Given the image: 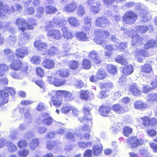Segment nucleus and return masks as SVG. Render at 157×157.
<instances>
[{
    "instance_id": "1",
    "label": "nucleus",
    "mask_w": 157,
    "mask_h": 157,
    "mask_svg": "<svg viewBox=\"0 0 157 157\" xmlns=\"http://www.w3.org/2000/svg\"><path fill=\"white\" fill-rule=\"evenodd\" d=\"M95 37L94 41L97 44L104 46L106 44V42L103 39L108 37L109 36L108 31L97 29L95 31Z\"/></svg>"
},
{
    "instance_id": "2",
    "label": "nucleus",
    "mask_w": 157,
    "mask_h": 157,
    "mask_svg": "<svg viewBox=\"0 0 157 157\" xmlns=\"http://www.w3.org/2000/svg\"><path fill=\"white\" fill-rule=\"evenodd\" d=\"M15 24L22 32H24L25 29H32L33 28V24L26 23L25 19L20 18L16 19Z\"/></svg>"
},
{
    "instance_id": "3",
    "label": "nucleus",
    "mask_w": 157,
    "mask_h": 157,
    "mask_svg": "<svg viewBox=\"0 0 157 157\" xmlns=\"http://www.w3.org/2000/svg\"><path fill=\"white\" fill-rule=\"evenodd\" d=\"M78 120L80 121L81 122L85 123V124L81 128L78 129L76 128V130L77 131L81 130L83 132L89 133L91 130L90 128L92 124V119L88 118H86V119H85V118H79Z\"/></svg>"
},
{
    "instance_id": "4",
    "label": "nucleus",
    "mask_w": 157,
    "mask_h": 157,
    "mask_svg": "<svg viewBox=\"0 0 157 157\" xmlns=\"http://www.w3.org/2000/svg\"><path fill=\"white\" fill-rule=\"evenodd\" d=\"M126 142L128 147L132 149L142 145L143 143L141 139H139L137 137L135 136H132L127 139Z\"/></svg>"
},
{
    "instance_id": "5",
    "label": "nucleus",
    "mask_w": 157,
    "mask_h": 157,
    "mask_svg": "<svg viewBox=\"0 0 157 157\" xmlns=\"http://www.w3.org/2000/svg\"><path fill=\"white\" fill-rule=\"evenodd\" d=\"M122 19L126 23L132 24L136 21L137 19V16L133 11L129 10L127 12Z\"/></svg>"
},
{
    "instance_id": "6",
    "label": "nucleus",
    "mask_w": 157,
    "mask_h": 157,
    "mask_svg": "<svg viewBox=\"0 0 157 157\" xmlns=\"http://www.w3.org/2000/svg\"><path fill=\"white\" fill-rule=\"evenodd\" d=\"M58 77H56L55 74H52L48 77V81L56 87H59L64 85L66 83V81L64 79H57Z\"/></svg>"
},
{
    "instance_id": "7",
    "label": "nucleus",
    "mask_w": 157,
    "mask_h": 157,
    "mask_svg": "<svg viewBox=\"0 0 157 157\" xmlns=\"http://www.w3.org/2000/svg\"><path fill=\"white\" fill-rule=\"evenodd\" d=\"M88 6L90 7L91 12L94 14L99 13L101 9V4L94 0H87V1Z\"/></svg>"
},
{
    "instance_id": "8",
    "label": "nucleus",
    "mask_w": 157,
    "mask_h": 157,
    "mask_svg": "<svg viewBox=\"0 0 157 157\" xmlns=\"http://www.w3.org/2000/svg\"><path fill=\"white\" fill-rule=\"evenodd\" d=\"M47 36L48 38L59 40L62 37V34L60 30L53 29L48 32L47 33Z\"/></svg>"
},
{
    "instance_id": "9",
    "label": "nucleus",
    "mask_w": 157,
    "mask_h": 157,
    "mask_svg": "<svg viewBox=\"0 0 157 157\" xmlns=\"http://www.w3.org/2000/svg\"><path fill=\"white\" fill-rule=\"evenodd\" d=\"M110 24L108 19L104 17H99L96 20L95 24L98 26L105 27L109 25Z\"/></svg>"
},
{
    "instance_id": "10",
    "label": "nucleus",
    "mask_w": 157,
    "mask_h": 157,
    "mask_svg": "<svg viewBox=\"0 0 157 157\" xmlns=\"http://www.w3.org/2000/svg\"><path fill=\"white\" fill-rule=\"evenodd\" d=\"M113 109L117 113L120 114L127 112L128 110L127 106H122L119 104H117L114 105L113 107Z\"/></svg>"
},
{
    "instance_id": "11",
    "label": "nucleus",
    "mask_w": 157,
    "mask_h": 157,
    "mask_svg": "<svg viewBox=\"0 0 157 157\" xmlns=\"http://www.w3.org/2000/svg\"><path fill=\"white\" fill-rule=\"evenodd\" d=\"M41 121L43 124L50 125L53 122L54 120L51 118L48 114L44 113L42 114Z\"/></svg>"
},
{
    "instance_id": "12",
    "label": "nucleus",
    "mask_w": 157,
    "mask_h": 157,
    "mask_svg": "<svg viewBox=\"0 0 157 157\" xmlns=\"http://www.w3.org/2000/svg\"><path fill=\"white\" fill-rule=\"evenodd\" d=\"M77 8V3L75 1L66 5L64 7V9L67 13H72L74 12Z\"/></svg>"
},
{
    "instance_id": "13",
    "label": "nucleus",
    "mask_w": 157,
    "mask_h": 157,
    "mask_svg": "<svg viewBox=\"0 0 157 157\" xmlns=\"http://www.w3.org/2000/svg\"><path fill=\"white\" fill-rule=\"evenodd\" d=\"M34 45L35 47L37 48L39 51H45L48 46L46 43L43 42L39 40L35 41L34 44Z\"/></svg>"
},
{
    "instance_id": "14",
    "label": "nucleus",
    "mask_w": 157,
    "mask_h": 157,
    "mask_svg": "<svg viewBox=\"0 0 157 157\" xmlns=\"http://www.w3.org/2000/svg\"><path fill=\"white\" fill-rule=\"evenodd\" d=\"M134 55L138 58V60L139 62H142L143 59L142 57H145L147 56V54L146 52L143 49H137Z\"/></svg>"
},
{
    "instance_id": "15",
    "label": "nucleus",
    "mask_w": 157,
    "mask_h": 157,
    "mask_svg": "<svg viewBox=\"0 0 157 157\" xmlns=\"http://www.w3.org/2000/svg\"><path fill=\"white\" fill-rule=\"evenodd\" d=\"M9 96L8 93L4 90L0 92V105H4L8 102V98Z\"/></svg>"
},
{
    "instance_id": "16",
    "label": "nucleus",
    "mask_w": 157,
    "mask_h": 157,
    "mask_svg": "<svg viewBox=\"0 0 157 157\" xmlns=\"http://www.w3.org/2000/svg\"><path fill=\"white\" fill-rule=\"evenodd\" d=\"M28 49L26 47H23L21 49L19 48L16 50V56L19 58H23L25 55L28 53Z\"/></svg>"
},
{
    "instance_id": "17",
    "label": "nucleus",
    "mask_w": 157,
    "mask_h": 157,
    "mask_svg": "<svg viewBox=\"0 0 157 157\" xmlns=\"http://www.w3.org/2000/svg\"><path fill=\"white\" fill-rule=\"evenodd\" d=\"M12 10L10 11L8 6L4 5L1 2H0V14L4 13H10V12H14V10L13 9V7L11 6Z\"/></svg>"
},
{
    "instance_id": "18",
    "label": "nucleus",
    "mask_w": 157,
    "mask_h": 157,
    "mask_svg": "<svg viewBox=\"0 0 157 157\" xmlns=\"http://www.w3.org/2000/svg\"><path fill=\"white\" fill-rule=\"evenodd\" d=\"M92 107V105L90 104L87 105L83 107V111L84 115L83 118H85V119H86V118L91 119V115L90 112L91 110Z\"/></svg>"
},
{
    "instance_id": "19",
    "label": "nucleus",
    "mask_w": 157,
    "mask_h": 157,
    "mask_svg": "<svg viewBox=\"0 0 157 157\" xmlns=\"http://www.w3.org/2000/svg\"><path fill=\"white\" fill-rule=\"evenodd\" d=\"M62 31L63 36L64 38L67 40L72 39L74 37L72 32L68 30L67 28L64 27L62 28Z\"/></svg>"
},
{
    "instance_id": "20",
    "label": "nucleus",
    "mask_w": 157,
    "mask_h": 157,
    "mask_svg": "<svg viewBox=\"0 0 157 157\" xmlns=\"http://www.w3.org/2000/svg\"><path fill=\"white\" fill-rule=\"evenodd\" d=\"M42 64L45 68L50 69L54 67L55 63L52 60L45 59L42 63Z\"/></svg>"
},
{
    "instance_id": "21",
    "label": "nucleus",
    "mask_w": 157,
    "mask_h": 157,
    "mask_svg": "<svg viewBox=\"0 0 157 157\" xmlns=\"http://www.w3.org/2000/svg\"><path fill=\"white\" fill-rule=\"evenodd\" d=\"M89 58L97 64L100 63L101 61L99 58L96 52L94 50L90 52L89 54Z\"/></svg>"
},
{
    "instance_id": "22",
    "label": "nucleus",
    "mask_w": 157,
    "mask_h": 157,
    "mask_svg": "<svg viewBox=\"0 0 157 157\" xmlns=\"http://www.w3.org/2000/svg\"><path fill=\"white\" fill-rule=\"evenodd\" d=\"M102 150V145L100 144L94 145L92 149L93 154L95 156L99 155L101 152Z\"/></svg>"
},
{
    "instance_id": "23",
    "label": "nucleus",
    "mask_w": 157,
    "mask_h": 157,
    "mask_svg": "<svg viewBox=\"0 0 157 157\" xmlns=\"http://www.w3.org/2000/svg\"><path fill=\"white\" fill-rule=\"evenodd\" d=\"M75 36L78 40L82 41H87L88 38L85 33L83 32H77L75 33Z\"/></svg>"
},
{
    "instance_id": "24",
    "label": "nucleus",
    "mask_w": 157,
    "mask_h": 157,
    "mask_svg": "<svg viewBox=\"0 0 157 157\" xmlns=\"http://www.w3.org/2000/svg\"><path fill=\"white\" fill-rule=\"evenodd\" d=\"M129 89V91L135 96H137L141 93V91L136 84L132 85L130 86Z\"/></svg>"
},
{
    "instance_id": "25",
    "label": "nucleus",
    "mask_w": 157,
    "mask_h": 157,
    "mask_svg": "<svg viewBox=\"0 0 157 157\" xmlns=\"http://www.w3.org/2000/svg\"><path fill=\"white\" fill-rule=\"evenodd\" d=\"M132 44L135 45L136 44H140L142 41V38L136 32V33L133 34L132 36Z\"/></svg>"
},
{
    "instance_id": "26",
    "label": "nucleus",
    "mask_w": 157,
    "mask_h": 157,
    "mask_svg": "<svg viewBox=\"0 0 157 157\" xmlns=\"http://www.w3.org/2000/svg\"><path fill=\"white\" fill-rule=\"evenodd\" d=\"M68 21L70 25L74 27H77L80 25V23L78 19L75 17H71L68 19Z\"/></svg>"
},
{
    "instance_id": "27",
    "label": "nucleus",
    "mask_w": 157,
    "mask_h": 157,
    "mask_svg": "<svg viewBox=\"0 0 157 157\" xmlns=\"http://www.w3.org/2000/svg\"><path fill=\"white\" fill-rule=\"evenodd\" d=\"M140 16L141 17V22L145 23L148 21L151 18L150 15L147 14L144 11L140 12Z\"/></svg>"
},
{
    "instance_id": "28",
    "label": "nucleus",
    "mask_w": 157,
    "mask_h": 157,
    "mask_svg": "<svg viewBox=\"0 0 157 157\" xmlns=\"http://www.w3.org/2000/svg\"><path fill=\"white\" fill-rule=\"evenodd\" d=\"M23 64L20 61H16L13 62V63L10 65V68L11 69L18 71L22 67Z\"/></svg>"
},
{
    "instance_id": "29",
    "label": "nucleus",
    "mask_w": 157,
    "mask_h": 157,
    "mask_svg": "<svg viewBox=\"0 0 157 157\" xmlns=\"http://www.w3.org/2000/svg\"><path fill=\"white\" fill-rule=\"evenodd\" d=\"M111 109L109 106H101L99 109L100 114L103 116H107L110 113Z\"/></svg>"
},
{
    "instance_id": "30",
    "label": "nucleus",
    "mask_w": 157,
    "mask_h": 157,
    "mask_svg": "<svg viewBox=\"0 0 157 157\" xmlns=\"http://www.w3.org/2000/svg\"><path fill=\"white\" fill-rule=\"evenodd\" d=\"M56 77L60 76L61 77H65L67 76L69 74L68 69H64L58 71L55 74Z\"/></svg>"
},
{
    "instance_id": "31",
    "label": "nucleus",
    "mask_w": 157,
    "mask_h": 157,
    "mask_svg": "<svg viewBox=\"0 0 157 157\" xmlns=\"http://www.w3.org/2000/svg\"><path fill=\"white\" fill-rule=\"evenodd\" d=\"M6 145L7 150L10 152H14L17 149V147L10 141H7Z\"/></svg>"
},
{
    "instance_id": "32",
    "label": "nucleus",
    "mask_w": 157,
    "mask_h": 157,
    "mask_svg": "<svg viewBox=\"0 0 157 157\" xmlns=\"http://www.w3.org/2000/svg\"><path fill=\"white\" fill-rule=\"evenodd\" d=\"M133 71V67L131 65H126L123 68L122 72L124 74L128 75L131 74Z\"/></svg>"
},
{
    "instance_id": "33",
    "label": "nucleus",
    "mask_w": 157,
    "mask_h": 157,
    "mask_svg": "<svg viewBox=\"0 0 157 157\" xmlns=\"http://www.w3.org/2000/svg\"><path fill=\"white\" fill-rule=\"evenodd\" d=\"M90 94H93L90 90H82L81 92L80 98L86 101L88 100Z\"/></svg>"
},
{
    "instance_id": "34",
    "label": "nucleus",
    "mask_w": 157,
    "mask_h": 157,
    "mask_svg": "<svg viewBox=\"0 0 157 157\" xmlns=\"http://www.w3.org/2000/svg\"><path fill=\"white\" fill-rule=\"evenodd\" d=\"M115 61L123 65H125L128 63L127 59L124 58L123 55L118 56L115 59Z\"/></svg>"
},
{
    "instance_id": "35",
    "label": "nucleus",
    "mask_w": 157,
    "mask_h": 157,
    "mask_svg": "<svg viewBox=\"0 0 157 157\" xmlns=\"http://www.w3.org/2000/svg\"><path fill=\"white\" fill-rule=\"evenodd\" d=\"M106 76L105 71L102 69H99L97 74L96 78L97 79H104Z\"/></svg>"
},
{
    "instance_id": "36",
    "label": "nucleus",
    "mask_w": 157,
    "mask_h": 157,
    "mask_svg": "<svg viewBox=\"0 0 157 157\" xmlns=\"http://www.w3.org/2000/svg\"><path fill=\"white\" fill-rule=\"evenodd\" d=\"M39 144V140L37 138H34L32 142L29 144V148L32 150H34Z\"/></svg>"
},
{
    "instance_id": "37",
    "label": "nucleus",
    "mask_w": 157,
    "mask_h": 157,
    "mask_svg": "<svg viewBox=\"0 0 157 157\" xmlns=\"http://www.w3.org/2000/svg\"><path fill=\"white\" fill-rule=\"evenodd\" d=\"M62 99L61 97L54 98L51 99V101L53 105L59 107L62 104Z\"/></svg>"
},
{
    "instance_id": "38",
    "label": "nucleus",
    "mask_w": 157,
    "mask_h": 157,
    "mask_svg": "<svg viewBox=\"0 0 157 157\" xmlns=\"http://www.w3.org/2000/svg\"><path fill=\"white\" fill-rule=\"evenodd\" d=\"M63 52H62L61 56H64L68 55V53L70 52L71 48L67 43H66L63 46Z\"/></svg>"
},
{
    "instance_id": "39",
    "label": "nucleus",
    "mask_w": 157,
    "mask_h": 157,
    "mask_svg": "<svg viewBox=\"0 0 157 157\" xmlns=\"http://www.w3.org/2000/svg\"><path fill=\"white\" fill-rule=\"evenodd\" d=\"M20 113H24V116L25 118H28L30 117L31 115L30 113V109L28 108L25 109L24 107L20 108L19 109Z\"/></svg>"
},
{
    "instance_id": "40",
    "label": "nucleus",
    "mask_w": 157,
    "mask_h": 157,
    "mask_svg": "<svg viewBox=\"0 0 157 157\" xmlns=\"http://www.w3.org/2000/svg\"><path fill=\"white\" fill-rule=\"evenodd\" d=\"M76 13L77 15L79 17H82L86 13L85 7L82 5H80L77 8Z\"/></svg>"
},
{
    "instance_id": "41",
    "label": "nucleus",
    "mask_w": 157,
    "mask_h": 157,
    "mask_svg": "<svg viewBox=\"0 0 157 157\" xmlns=\"http://www.w3.org/2000/svg\"><path fill=\"white\" fill-rule=\"evenodd\" d=\"M134 106L136 109H142L146 107V105L141 101H136L134 104Z\"/></svg>"
},
{
    "instance_id": "42",
    "label": "nucleus",
    "mask_w": 157,
    "mask_h": 157,
    "mask_svg": "<svg viewBox=\"0 0 157 157\" xmlns=\"http://www.w3.org/2000/svg\"><path fill=\"white\" fill-rule=\"evenodd\" d=\"M57 50V48L53 46L50 48V49L46 52V53H43V55L47 54L50 56H52L56 54Z\"/></svg>"
},
{
    "instance_id": "43",
    "label": "nucleus",
    "mask_w": 157,
    "mask_h": 157,
    "mask_svg": "<svg viewBox=\"0 0 157 157\" xmlns=\"http://www.w3.org/2000/svg\"><path fill=\"white\" fill-rule=\"evenodd\" d=\"M147 100L150 102L157 101V93H152L151 94L147 97Z\"/></svg>"
},
{
    "instance_id": "44",
    "label": "nucleus",
    "mask_w": 157,
    "mask_h": 157,
    "mask_svg": "<svg viewBox=\"0 0 157 157\" xmlns=\"http://www.w3.org/2000/svg\"><path fill=\"white\" fill-rule=\"evenodd\" d=\"M83 67L86 69H89L91 67V63L90 61L88 59H84L82 63Z\"/></svg>"
},
{
    "instance_id": "45",
    "label": "nucleus",
    "mask_w": 157,
    "mask_h": 157,
    "mask_svg": "<svg viewBox=\"0 0 157 157\" xmlns=\"http://www.w3.org/2000/svg\"><path fill=\"white\" fill-rule=\"evenodd\" d=\"M79 63L76 61L72 60L69 62V65L70 68L72 69L76 70L79 66Z\"/></svg>"
},
{
    "instance_id": "46",
    "label": "nucleus",
    "mask_w": 157,
    "mask_h": 157,
    "mask_svg": "<svg viewBox=\"0 0 157 157\" xmlns=\"http://www.w3.org/2000/svg\"><path fill=\"white\" fill-rule=\"evenodd\" d=\"M91 27V21L90 19H88L85 21L84 25L83 27V29L86 32H89L90 31Z\"/></svg>"
},
{
    "instance_id": "47",
    "label": "nucleus",
    "mask_w": 157,
    "mask_h": 157,
    "mask_svg": "<svg viewBox=\"0 0 157 157\" xmlns=\"http://www.w3.org/2000/svg\"><path fill=\"white\" fill-rule=\"evenodd\" d=\"M142 71L144 72L149 73L151 71L152 68L149 64L144 65L142 66Z\"/></svg>"
},
{
    "instance_id": "48",
    "label": "nucleus",
    "mask_w": 157,
    "mask_h": 157,
    "mask_svg": "<svg viewBox=\"0 0 157 157\" xmlns=\"http://www.w3.org/2000/svg\"><path fill=\"white\" fill-rule=\"evenodd\" d=\"M46 12L47 13H55L57 11V9L52 6H47L46 7Z\"/></svg>"
},
{
    "instance_id": "49",
    "label": "nucleus",
    "mask_w": 157,
    "mask_h": 157,
    "mask_svg": "<svg viewBox=\"0 0 157 157\" xmlns=\"http://www.w3.org/2000/svg\"><path fill=\"white\" fill-rule=\"evenodd\" d=\"M121 29V31L129 36H132L133 34L136 33V32L132 29L128 30L123 27H122Z\"/></svg>"
},
{
    "instance_id": "50",
    "label": "nucleus",
    "mask_w": 157,
    "mask_h": 157,
    "mask_svg": "<svg viewBox=\"0 0 157 157\" xmlns=\"http://www.w3.org/2000/svg\"><path fill=\"white\" fill-rule=\"evenodd\" d=\"M29 153V150L24 149L20 151L19 152L18 154L20 157H26L28 156Z\"/></svg>"
},
{
    "instance_id": "51",
    "label": "nucleus",
    "mask_w": 157,
    "mask_h": 157,
    "mask_svg": "<svg viewBox=\"0 0 157 157\" xmlns=\"http://www.w3.org/2000/svg\"><path fill=\"white\" fill-rule=\"evenodd\" d=\"M8 66L5 64H0V76H3L4 75L5 71L8 69Z\"/></svg>"
},
{
    "instance_id": "52",
    "label": "nucleus",
    "mask_w": 157,
    "mask_h": 157,
    "mask_svg": "<svg viewBox=\"0 0 157 157\" xmlns=\"http://www.w3.org/2000/svg\"><path fill=\"white\" fill-rule=\"evenodd\" d=\"M140 119L142 120L143 124L145 127H147L149 125V118L145 116L143 117L140 118Z\"/></svg>"
},
{
    "instance_id": "53",
    "label": "nucleus",
    "mask_w": 157,
    "mask_h": 157,
    "mask_svg": "<svg viewBox=\"0 0 157 157\" xmlns=\"http://www.w3.org/2000/svg\"><path fill=\"white\" fill-rule=\"evenodd\" d=\"M54 23L52 21L47 22L45 23L44 25L41 26L42 29L44 28L46 31L48 30L50 28H52L54 26Z\"/></svg>"
},
{
    "instance_id": "54",
    "label": "nucleus",
    "mask_w": 157,
    "mask_h": 157,
    "mask_svg": "<svg viewBox=\"0 0 157 157\" xmlns=\"http://www.w3.org/2000/svg\"><path fill=\"white\" fill-rule=\"evenodd\" d=\"M101 89H107L111 88L113 86V84L110 82H108L105 83H101Z\"/></svg>"
},
{
    "instance_id": "55",
    "label": "nucleus",
    "mask_w": 157,
    "mask_h": 157,
    "mask_svg": "<svg viewBox=\"0 0 157 157\" xmlns=\"http://www.w3.org/2000/svg\"><path fill=\"white\" fill-rule=\"evenodd\" d=\"M64 96L67 101H71L73 99L71 93L69 91H65Z\"/></svg>"
},
{
    "instance_id": "56",
    "label": "nucleus",
    "mask_w": 157,
    "mask_h": 157,
    "mask_svg": "<svg viewBox=\"0 0 157 157\" xmlns=\"http://www.w3.org/2000/svg\"><path fill=\"white\" fill-rule=\"evenodd\" d=\"M147 27L145 25L137 26L136 28V29L141 33H145L147 30Z\"/></svg>"
},
{
    "instance_id": "57",
    "label": "nucleus",
    "mask_w": 157,
    "mask_h": 157,
    "mask_svg": "<svg viewBox=\"0 0 157 157\" xmlns=\"http://www.w3.org/2000/svg\"><path fill=\"white\" fill-rule=\"evenodd\" d=\"M124 134V136H128L132 132V129L129 127H125L123 129Z\"/></svg>"
},
{
    "instance_id": "58",
    "label": "nucleus",
    "mask_w": 157,
    "mask_h": 157,
    "mask_svg": "<svg viewBox=\"0 0 157 157\" xmlns=\"http://www.w3.org/2000/svg\"><path fill=\"white\" fill-rule=\"evenodd\" d=\"M40 57L38 56H33L31 59V62L34 64H38L40 62Z\"/></svg>"
},
{
    "instance_id": "59",
    "label": "nucleus",
    "mask_w": 157,
    "mask_h": 157,
    "mask_svg": "<svg viewBox=\"0 0 157 157\" xmlns=\"http://www.w3.org/2000/svg\"><path fill=\"white\" fill-rule=\"evenodd\" d=\"M155 44H156L155 41L153 40H151L147 41V44L144 45V48L145 49H147L153 46Z\"/></svg>"
},
{
    "instance_id": "60",
    "label": "nucleus",
    "mask_w": 157,
    "mask_h": 157,
    "mask_svg": "<svg viewBox=\"0 0 157 157\" xmlns=\"http://www.w3.org/2000/svg\"><path fill=\"white\" fill-rule=\"evenodd\" d=\"M107 69L109 72L112 74H114L116 73V69L115 66L112 64H109L107 66Z\"/></svg>"
},
{
    "instance_id": "61",
    "label": "nucleus",
    "mask_w": 157,
    "mask_h": 157,
    "mask_svg": "<svg viewBox=\"0 0 157 157\" xmlns=\"http://www.w3.org/2000/svg\"><path fill=\"white\" fill-rule=\"evenodd\" d=\"M92 144L91 142H88L87 143H84L82 142H80L78 143V146L82 148H86L89 146H90L92 145Z\"/></svg>"
},
{
    "instance_id": "62",
    "label": "nucleus",
    "mask_w": 157,
    "mask_h": 157,
    "mask_svg": "<svg viewBox=\"0 0 157 157\" xmlns=\"http://www.w3.org/2000/svg\"><path fill=\"white\" fill-rule=\"evenodd\" d=\"M16 40L15 36L13 35L12 36H10L7 38V41L8 43L11 45L14 44Z\"/></svg>"
},
{
    "instance_id": "63",
    "label": "nucleus",
    "mask_w": 157,
    "mask_h": 157,
    "mask_svg": "<svg viewBox=\"0 0 157 157\" xmlns=\"http://www.w3.org/2000/svg\"><path fill=\"white\" fill-rule=\"evenodd\" d=\"M44 8L41 6L39 7L37 9V15L38 17H40L43 14L44 11Z\"/></svg>"
},
{
    "instance_id": "64",
    "label": "nucleus",
    "mask_w": 157,
    "mask_h": 157,
    "mask_svg": "<svg viewBox=\"0 0 157 157\" xmlns=\"http://www.w3.org/2000/svg\"><path fill=\"white\" fill-rule=\"evenodd\" d=\"M56 142L54 141H50L47 142V148L49 150H52L55 147Z\"/></svg>"
}]
</instances>
